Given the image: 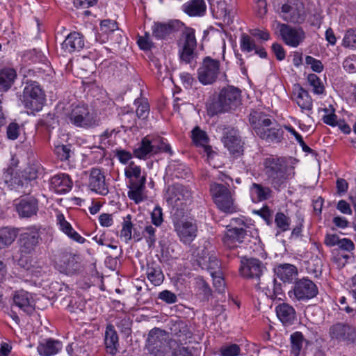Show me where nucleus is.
I'll use <instances>...</instances> for the list:
<instances>
[{
    "instance_id": "nucleus-23",
    "label": "nucleus",
    "mask_w": 356,
    "mask_h": 356,
    "mask_svg": "<svg viewBox=\"0 0 356 356\" xmlns=\"http://www.w3.org/2000/svg\"><path fill=\"white\" fill-rule=\"evenodd\" d=\"M272 190L261 184L253 183L250 188V195L253 202H260L271 197Z\"/></svg>"
},
{
    "instance_id": "nucleus-33",
    "label": "nucleus",
    "mask_w": 356,
    "mask_h": 356,
    "mask_svg": "<svg viewBox=\"0 0 356 356\" xmlns=\"http://www.w3.org/2000/svg\"><path fill=\"white\" fill-rule=\"evenodd\" d=\"M206 3L204 0H191L184 3L183 10L190 16H202L206 11Z\"/></svg>"
},
{
    "instance_id": "nucleus-31",
    "label": "nucleus",
    "mask_w": 356,
    "mask_h": 356,
    "mask_svg": "<svg viewBox=\"0 0 356 356\" xmlns=\"http://www.w3.org/2000/svg\"><path fill=\"white\" fill-rule=\"evenodd\" d=\"M17 77L16 71L13 68L4 67L0 70V91H7L13 85Z\"/></svg>"
},
{
    "instance_id": "nucleus-64",
    "label": "nucleus",
    "mask_w": 356,
    "mask_h": 356,
    "mask_svg": "<svg viewBox=\"0 0 356 356\" xmlns=\"http://www.w3.org/2000/svg\"><path fill=\"white\" fill-rule=\"evenodd\" d=\"M267 3L265 0H257L256 12L259 17H264L267 13Z\"/></svg>"
},
{
    "instance_id": "nucleus-14",
    "label": "nucleus",
    "mask_w": 356,
    "mask_h": 356,
    "mask_svg": "<svg viewBox=\"0 0 356 356\" xmlns=\"http://www.w3.org/2000/svg\"><path fill=\"white\" fill-rule=\"evenodd\" d=\"M79 257L76 254L62 251L58 255L56 263L60 272L70 274L79 270Z\"/></svg>"
},
{
    "instance_id": "nucleus-26",
    "label": "nucleus",
    "mask_w": 356,
    "mask_h": 356,
    "mask_svg": "<svg viewBox=\"0 0 356 356\" xmlns=\"http://www.w3.org/2000/svg\"><path fill=\"white\" fill-rule=\"evenodd\" d=\"M275 273L284 282H292L298 276L297 268L289 264L280 265L275 268Z\"/></svg>"
},
{
    "instance_id": "nucleus-28",
    "label": "nucleus",
    "mask_w": 356,
    "mask_h": 356,
    "mask_svg": "<svg viewBox=\"0 0 356 356\" xmlns=\"http://www.w3.org/2000/svg\"><path fill=\"white\" fill-rule=\"evenodd\" d=\"M57 222L61 231L69 238L79 243H83L85 242L86 239L72 228V225L66 221L62 213L57 215Z\"/></svg>"
},
{
    "instance_id": "nucleus-59",
    "label": "nucleus",
    "mask_w": 356,
    "mask_h": 356,
    "mask_svg": "<svg viewBox=\"0 0 356 356\" xmlns=\"http://www.w3.org/2000/svg\"><path fill=\"white\" fill-rule=\"evenodd\" d=\"M305 63L307 65H310L312 70L316 72H321L323 70V65L321 61L314 58L311 56H306Z\"/></svg>"
},
{
    "instance_id": "nucleus-25",
    "label": "nucleus",
    "mask_w": 356,
    "mask_h": 356,
    "mask_svg": "<svg viewBox=\"0 0 356 356\" xmlns=\"http://www.w3.org/2000/svg\"><path fill=\"white\" fill-rule=\"evenodd\" d=\"M62 348L61 343L58 340L49 339L40 343L37 349L42 356H51L57 354Z\"/></svg>"
},
{
    "instance_id": "nucleus-18",
    "label": "nucleus",
    "mask_w": 356,
    "mask_h": 356,
    "mask_svg": "<svg viewBox=\"0 0 356 356\" xmlns=\"http://www.w3.org/2000/svg\"><path fill=\"white\" fill-rule=\"evenodd\" d=\"M197 226L195 220L188 218L179 220V241L190 244L196 237Z\"/></svg>"
},
{
    "instance_id": "nucleus-39",
    "label": "nucleus",
    "mask_w": 356,
    "mask_h": 356,
    "mask_svg": "<svg viewBox=\"0 0 356 356\" xmlns=\"http://www.w3.org/2000/svg\"><path fill=\"white\" fill-rule=\"evenodd\" d=\"M125 176L129 179L130 182L140 183L143 179V182H146V175L142 174L140 166L136 165L134 162H131L125 168Z\"/></svg>"
},
{
    "instance_id": "nucleus-50",
    "label": "nucleus",
    "mask_w": 356,
    "mask_h": 356,
    "mask_svg": "<svg viewBox=\"0 0 356 356\" xmlns=\"http://www.w3.org/2000/svg\"><path fill=\"white\" fill-rule=\"evenodd\" d=\"M307 80L309 83L313 88V92L316 94L321 95L324 92L325 88L321 83V79L314 74L308 75Z\"/></svg>"
},
{
    "instance_id": "nucleus-4",
    "label": "nucleus",
    "mask_w": 356,
    "mask_h": 356,
    "mask_svg": "<svg viewBox=\"0 0 356 356\" xmlns=\"http://www.w3.org/2000/svg\"><path fill=\"white\" fill-rule=\"evenodd\" d=\"M241 102V91L234 86H229L221 89L217 99L207 106L211 115L220 113L234 111Z\"/></svg>"
},
{
    "instance_id": "nucleus-36",
    "label": "nucleus",
    "mask_w": 356,
    "mask_h": 356,
    "mask_svg": "<svg viewBox=\"0 0 356 356\" xmlns=\"http://www.w3.org/2000/svg\"><path fill=\"white\" fill-rule=\"evenodd\" d=\"M257 135L268 143H278L282 137L284 131L281 128H267V133L265 134L259 127H257Z\"/></svg>"
},
{
    "instance_id": "nucleus-6",
    "label": "nucleus",
    "mask_w": 356,
    "mask_h": 356,
    "mask_svg": "<svg viewBox=\"0 0 356 356\" xmlns=\"http://www.w3.org/2000/svg\"><path fill=\"white\" fill-rule=\"evenodd\" d=\"M210 191L217 207L224 213H232L236 211L234 193L224 184L213 183Z\"/></svg>"
},
{
    "instance_id": "nucleus-30",
    "label": "nucleus",
    "mask_w": 356,
    "mask_h": 356,
    "mask_svg": "<svg viewBox=\"0 0 356 356\" xmlns=\"http://www.w3.org/2000/svg\"><path fill=\"white\" fill-rule=\"evenodd\" d=\"M249 120L256 134L257 131V127H259L266 134L267 128H269L272 124V120L262 113L254 112L251 113Z\"/></svg>"
},
{
    "instance_id": "nucleus-58",
    "label": "nucleus",
    "mask_w": 356,
    "mask_h": 356,
    "mask_svg": "<svg viewBox=\"0 0 356 356\" xmlns=\"http://www.w3.org/2000/svg\"><path fill=\"white\" fill-rule=\"evenodd\" d=\"M54 152L60 161H65L70 157V149L66 145H59L55 147Z\"/></svg>"
},
{
    "instance_id": "nucleus-52",
    "label": "nucleus",
    "mask_w": 356,
    "mask_h": 356,
    "mask_svg": "<svg viewBox=\"0 0 356 356\" xmlns=\"http://www.w3.org/2000/svg\"><path fill=\"white\" fill-rule=\"evenodd\" d=\"M193 337V331L191 330V325H188L184 322L179 321V341H184L186 343Z\"/></svg>"
},
{
    "instance_id": "nucleus-43",
    "label": "nucleus",
    "mask_w": 356,
    "mask_h": 356,
    "mask_svg": "<svg viewBox=\"0 0 356 356\" xmlns=\"http://www.w3.org/2000/svg\"><path fill=\"white\" fill-rule=\"evenodd\" d=\"M133 224L131 222V215H127L124 218L120 231V238L128 243L132 237Z\"/></svg>"
},
{
    "instance_id": "nucleus-19",
    "label": "nucleus",
    "mask_w": 356,
    "mask_h": 356,
    "mask_svg": "<svg viewBox=\"0 0 356 356\" xmlns=\"http://www.w3.org/2000/svg\"><path fill=\"white\" fill-rule=\"evenodd\" d=\"M16 211L22 218H31L37 214L38 201L33 197H25L15 204Z\"/></svg>"
},
{
    "instance_id": "nucleus-41",
    "label": "nucleus",
    "mask_w": 356,
    "mask_h": 356,
    "mask_svg": "<svg viewBox=\"0 0 356 356\" xmlns=\"http://www.w3.org/2000/svg\"><path fill=\"white\" fill-rule=\"evenodd\" d=\"M275 223L277 231L276 235L290 229L291 220L283 212H277L275 216Z\"/></svg>"
},
{
    "instance_id": "nucleus-54",
    "label": "nucleus",
    "mask_w": 356,
    "mask_h": 356,
    "mask_svg": "<svg viewBox=\"0 0 356 356\" xmlns=\"http://www.w3.org/2000/svg\"><path fill=\"white\" fill-rule=\"evenodd\" d=\"M195 284L197 289L203 295L204 298L208 300L209 298L211 296V290L209 284L202 277L195 278Z\"/></svg>"
},
{
    "instance_id": "nucleus-47",
    "label": "nucleus",
    "mask_w": 356,
    "mask_h": 356,
    "mask_svg": "<svg viewBox=\"0 0 356 356\" xmlns=\"http://www.w3.org/2000/svg\"><path fill=\"white\" fill-rule=\"evenodd\" d=\"M179 202L181 206L187 207L193 202V192L188 185L179 186Z\"/></svg>"
},
{
    "instance_id": "nucleus-56",
    "label": "nucleus",
    "mask_w": 356,
    "mask_h": 356,
    "mask_svg": "<svg viewBox=\"0 0 356 356\" xmlns=\"http://www.w3.org/2000/svg\"><path fill=\"white\" fill-rule=\"evenodd\" d=\"M344 70L350 73L356 72V55H350L343 62Z\"/></svg>"
},
{
    "instance_id": "nucleus-16",
    "label": "nucleus",
    "mask_w": 356,
    "mask_h": 356,
    "mask_svg": "<svg viewBox=\"0 0 356 356\" xmlns=\"http://www.w3.org/2000/svg\"><path fill=\"white\" fill-rule=\"evenodd\" d=\"M282 13H284L283 19L285 21L292 23H301L305 20V11L302 3L298 0H295V3L292 5L285 3L282 5Z\"/></svg>"
},
{
    "instance_id": "nucleus-3",
    "label": "nucleus",
    "mask_w": 356,
    "mask_h": 356,
    "mask_svg": "<svg viewBox=\"0 0 356 356\" xmlns=\"http://www.w3.org/2000/svg\"><path fill=\"white\" fill-rule=\"evenodd\" d=\"M179 64H184L193 70L197 64V54L195 51L197 41L195 36V30L186 26L179 21Z\"/></svg>"
},
{
    "instance_id": "nucleus-2",
    "label": "nucleus",
    "mask_w": 356,
    "mask_h": 356,
    "mask_svg": "<svg viewBox=\"0 0 356 356\" xmlns=\"http://www.w3.org/2000/svg\"><path fill=\"white\" fill-rule=\"evenodd\" d=\"M166 332L159 328L149 331L145 347L154 356H177L178 343L170 339Z\"/></svg>"
},
{
    "instance_id": "nucleus-17",
    "label": "nucleus",
    "mask_w": 356,
    "mask_h": 356,
    "mask_svg": "<svg viewBox=\"0 0 356 356\" xmlns=\"http://www.w3.org/2000/svg\"><path fill=\"white\" fill-rule=\"evenodd\" d=\"M13 305L24 312L29 314L35 309V302L32 295L26 291H16L13 296Z\"/></svg>"
},
{
    "instance_id": "nucleus-38",
    "label": "nucleus",
    "mask_w": 356,
    "mask_h": 356,
    "mask_svg": "<svg viewBox=\"0 0 356 356\" xmlns=\"http://www.w3.org/2000/svg\"><path fill=\"white\" fill-rule=\"evenodd\" d=\"M257 286L265 292L266 295L270 299H282L280 296L282 295V289L280 286H277L275 280H270L268 284L265 286L263 281H259Z\"/></svg>"
},
{
    "instance_id": "nucleus-57",
    "label": "nucleus",
    "mask_w": 356,
    "mask_h": 356,
    "mask_svg": "<svg viewBox=\"0 0 356 356\" xmlns=\"http://www.w3.org/2000/svg\"><path fill=\"white\" fill-rule=\"evenodd\" d=\"M152 222L156 227L160 226L163 221V211L160 206L157 205L154 207L151 213Z\"/></svg>"
},
{
    "instance_id": "nucleus-55",
    "label": "nucleus",
    "mask_w": 356,
    "mask_h": 356,
    "mask_svg": "<svg viewBox=\"0 0 356 356\" xmlns=\"http://www.w3.org/2000/svg\"><path fill=\"white\" fill-rule=\"evenodd\" d=\"M155 232L156 229L152 225L146 226L143 232L144 237L145 238L149 247L153 246L155 243L156 239Z\"/></svg>"
},
{
    "instance_id": "nucleus-20",
    "label": "nucleus",
    "mask_w": 356,
    "mask_h": 356,
    "mask_svg": "<svg viewBox=\"0 0 356 356\" xmlns=\"http://www.w3.org/2000/svg\"><path fill=\"white\" fill-rule=\"evenodd\" d=\"M84 47V40L82 35L77 32L70 33L61 44V49L66 54L79 51Z\"/></svg>"
},
{
    "instance_id": "nucleus-53",
    "label": "nucleus",
    "mask_w": 356,
    "mask_h": 356,
    "mask_svg": "<svg viewBox=\"0 0 356 356\" xmlns=\"http://www.w3.org/2000/svg\"><path fill=\"white\" fill-rule=\"evenodd\" d=\"M219 352L220 356H238L241 353V348L238 345L233 343L222 346Z\"/></svg>"
},
{
    "instance_id": "nucleus-34",
    "label": "nucleus",
    "mask_w": 356,
    "mask_h": 356,
    "mask_svg": "<svg viewBox=\"0 0 356 356\" xmlns=\"http://www.w3.org/2000/svg\"><path fill=\"white\" fill-rule=\"evenodd\" d=\"M105 345L108 353L112 355L116 353L118 346V337L112 325H108L106 327L105 332Z\"/></svg>"
},
{
    "instance_id": "nucleus-60",
    "label": "nucleus",
    "mask_w": 356,
    "mask_h": 356,
    "mask_svg": "<svg viewBox=\"0 0 356 356\" xmlns=\"http://www.w3.org/2000/svg\"><path fill=\"white\" fill-rule=\"evenodd\" d=\"M154 146V154L160 152H170V147L165 144L161 138L154 139L152 140Z\"/></svg>"
},
{
    "instance_id": "nucleus-49",
    "label": "nucleus",
    "mask_w": 356,
    "mask_h": 356,
    "mask_svg": "<svg viewBox=\"0 0 356 356\" xmlns=\"http://www.w3.org/2000/svg\"><path fill=\"white\" fill-rule=\"evenodd\" d=\"M257 44L254 39L246 33H243L240 38V47L242 51L250 52L256 49Z\"/></svg>"
},
{
    "instance_id": "nucleus-27",
    "label": "nucleus",
    "mask_w": 356,
    "mask_h": 356,
    "mask_svg": "<svg viewBox=\"0 0 356 356\" xmlns=\"http://www.w3.org/2000/svg\"><path fill=\"white\" fill-rule=\"evenodd\" d=\"M51 185L58 193H65L72 187V181L65 174H59L51 179Z\"/></svg>"
},
{
    "instance_id": "nucleus-46",
    "label": "nucleus",
    "mask_w": 356,
    "mask_h": 356,
    "mask_svg": "<svg viewBox=\"0 0 356 356\" xmlns=\"http://www.w3.org/2000/svg\"><path fill=\"white\" fill-rule=\"evenodd\" d=\"M165 199L169 206L175 209L178 202V187L176 184L168 186L165 193Z\"/></svg>"
},
{
    "instance_id": "nucleus-40",
    "label": "nucleus",
    "mask_w": 356,
    "mask_h": 356,
    "mask_svg": "<svg viewBox=\"0 0 356 356\" xmlns=\"http://www.w3.org/2000/svg\"><path fill=\"white\" fill-rule=\"evenodd\" d=\"M296 101L302 111H309L312 109V99L308 92L302 88H299L296 97Z\"/></svg>"
},
{
    "instance_id": "nucleus-42",
    "label": "nucleus",
    "mask_w": 356,
    "mask_h": 356,
    "mask_svg": "<svg viewBox=\"0 0 356 356\" xmlns=\"http://www.w3.org/2000/svg\"><path fill=\"white\" fill-rule=\"evenodd\" d=\"M291 352L294 356H299L302 345L306 340L300 332H293L290 337Z\"/></svg>"
},
{
    "instance_id": "nucleus-35",
    "label": "nucleus",
    "mask_w": 356,
    "mask_h": 356,
    "mask_svg": "<svg viewBox=\"0 0 356 356\" xmlns=\"http://www.w3.org/2000/svg\"><path fill=\"white\" fill-rule=\"evenodd\" d=\"M128 197L135 203L138 204L144 200L145 182L143 179L140 183L130 182L129 184Z\"/></svg>"
},
{
    "instance_id": "nucleus-15",
    "label": "nucleus",
    "mask_w": 356,
    "mask_h": 356,
    "mask_svg": "<svg viewBox=\"0 0 356 356\" xmlns=\"http://www.w3.org/2000/svg\"><path fill=\"white\" fill-rule=\"evenodd\" d=\"M88 185L92 191L97 194L106 195L108 193L104 172L99 168H92L89 171Z\"/></svg>"
},
{
    "instance_id": "nucleus-29",
    "label": "nucleus",
    "mask_w": 356,
    "mask_h": 356,
    "mask_svg": "<svg viewBox=\"0 0 356 356\" xmlns=\"http://www.w3.org/2000/svg\"><path fill=\"white\" fill-rule=\"evenodd\" d=\"M177 21H169L168 23L156 22L152 26V35L162 39L175 31Z\"/></svg>"
},
{
    "instance_id": "nucleus-48",
    "label": "nucleus",
    "mask_w": 356,
    "mask_h": 356,
    "mask_svg": "<svg viewBox=\"0 0 356 356\" xmlns=\"http://www.w3.org/2000/svg\"><path fill=\"white\" fill-rule=\"evenodd\" d=\"M148 280L155 286L160 285L163 280V275L159 268L148 267L147 270Z\"/></svg>"
},
{
    "instance_id": "nucleus-8",
    "label": "nucleus",
    "mask_w": 356,
    "mask_h": 356,
    "mask_svg": "<svg viewBox=\"0 0 356 356\" xmlns=\"http://www.w3.org/2000/svg\"><path fill=\"white\" fill-rule=\"evenodd\" d=\"M331 340L338 343L356 346V327L345 322H337L332 324L328 330Z\"/></svg>"
},
{
    "instance_id": "nucleus-61",
    "label": "nucleus",
    "mask_w": 356,
    "mask_h": 356,
    "mask_svg": "<svg viewBox=\"0 0 356 356\" xmlns=\"http://www.w3.org/2000/svg\"><path fill=\"white\" fill-rule=\"evenodd\" d=\"M19 132V127L17 123H10L7 128V136L9 139L15 140L17 138Z\"/></svg>"
},
{
    "instance_id": "nucleus-24",
    "label": "nucleus",
    "mask_w": 356,
    "mask_h": 356,
    "mask_svg": "<svg viewBox=\"0 0 356 356\" xmlns=\"http://www.w3.org/2000/svg\"><path fill=\"white\" fill-rule=\"evenodd\" d=\"M225 146L231 154L238 156L243 154V149L241 140L238 136L232 133H227L222 138Z\"/></svg>"
},
{
    "instance_id": "nucleus-37",
    "label": "nucleus",
    "mask_w": 356,
    "mask_h": 356,
    "mask_svg": "<svg viewBox=\"0 0 356 356\" xmlns=\"http://www.w3.org/2000/svg\"><path fill=\"white\" fill-rule=\"evenodd\" d=\"M192 138L193 142L197 145L203 147L208 156H210L213 151L211 147L208 145L209 138L207 134L197 127L192 131Z\"/></svg>"
},
{
    "instance_id": "nucleus-51",
    "label": "nucleus",
    "mask_w": 356,
    "mask_h": 356,
    "mask_svg": "<svg viewBox=\"0 0 356 356\" xmlns=\"http://www.w3.org/2000/svg\"><path fill=\"white\" fill-rule=\"evenodd\" d=\"M211 276L213 277V286L216 290L218 293H224L225 284L220 270L211 271Z\"/></svg>"
},
{
    "instance_id": "nucleus-1",
    "label": "nucleus",
    "mask_w": 356,
    "mask_h": 356,
    "mask_svg": "<svg viewBox=\"0 0 356 356\" xmlns=\"http://www.w3.org/2000/svg\"><path fill=\"white\" fill-rule=\"evenodd\" d=\"M263 165L268 184L276 191L286 188L289 180L294 177V168L288 165L285 158L270 156L264 160Z\"/></svg>"
},
{
    "instance_id": "nucleus-22",
    "label": "nucleus",
    "mask_w": 356,
    "mask_h": 356,
    "mask_svg": "<svg viewBox=\"0 0 356 356\" xmlns=\"http://www.w3.org/2000/svg\"><path fill=\"white\" fill-rule=\"evenodd\" d=\"M278 318L284 325H292L296 320V313L294 308L287 303H282L276 307Z\"/></svg>"
},
{
    "instance_id": "nucleus-32",
    "label": "nucleus",
    "mask_w": 356,
    "mask_h": 356,
    "mask_svg": "<svg viewBox=\"0 0 356 356\" xmlns=\"http://www.w3.org/2000/svg\"><path fill=\"white\" fill-rule=\"evenodd\" d=\"M17 234V229L9 227L0 228V250L9 248L16 239Z\"/></svg>"
},
{
    "instance_id": "nucleus-45",
    "label": "nucleus",
    "mask_w": 356,
    "mask_h": 356,
    "mask_svg": "<svg viewBox=\"0 0 356 356\" xmlns=\"http://www.w3.org/2000/svg\"><path fill=\"white\" fill-rule=\"evenodd\" d=\"M341 45L345 48L356 50V28H350L346 31Z\"/></svg>"
},
{
    "instance_id": "nucleus-62",
    "label": "nucleus",
    "mask_w": 356,
    "mask_h": 356,
    "mask_svg": "<svg viewBox=\"0 0 356 356\" xmlns=\"http://www.w3.org/2000/svg\"><path fill=\"white\" fill-rule=\"evenodd\" d=\"M159 298L169 304L174 303L177 301V296L168 290L161 292L159 295Z\"/></svg>"
},
{
    "instance_id": "nucleus-12",
    "label": "nucleus",
    "mask_w": 356,
    "mask_h": 356,
    "mask_svg": "<svg viewBox=\"0 0 356 356\" xmlns=\"http://www.w3.org/2000/svg\"><path fill=\"white\" fill-rule=\"evenodd\" d=\"M264 268L262 262L258 259L243 257L241 260L239 271L245 278L259 280Z\"/></svg>"
},
{
    "instance_id": "nucleus-7",
    "label": "nucleus",
    "mask_w": 356,
    "mask_h": 356,
    "mask_svg": "<svg viewBox=\"0 0 356 356\" xmlns=\"http://www.w3.org/2000/svg\"><path fill=\"white\" fill-rule=\"evenodd\" d=\"M22 102L24 106L31 111H39L44 102V95L36 82L27 83L24 88Z\"/></svg>"
},
{
    "instance_id": "nucleus-21",
    "label": "nucleus",
    "mask_w": 356,
    "mask_h": 356,
    "mask_svg": "<svg viewBox=\"0 0 356 356\" xmlns=\"http://www.w3.org/2000/svg\"><path fill=\"white\" fill-rule=\"evenodd\" d=\"M246 236V230L243 228L228 229L223 237L225 245L229 248H234L241 243Z\"/></svg>"
},
{
    "instance_id": "nucleus-11",
    "label": "nucleus",
    "mask_w": 356,
    "mask_h": 356,
    "mask_svg": "<svg viewBox=\"0 0 356 356\" xmlns=\"http://www.w3.org/2000/svg\"><path fill=\"white\" fill-rule=\"evenodd\" d=\"M276 29L286 44L297 47L305 39V33L301 28H294L286 24L275 22Z\"/></svg>"
},
{
    "instance_id": "nucleus-13",
    "label": "nucleus",
    "mask_w": 356,
    "mask_h": 356,
    "mask_svg": "<svg viewBox=\"0 0 356 356\" xmlns=\"http://www.w3.org/2000/svg\"><path fill=\"white\" fill-rule=\"evenodd\" d=\"M41 239L39 229L36 227H30L21 234L19 238V250L24 254H31L34 251Z\"/></svg>"
},
{
    "instance_id": "nucleus-5",
    "label": "nucleus",
    "mask_w": 356,
    "mask_h": 356,
    "mask_svg": "<svg viewBox=\"0 0 356 356\" xmlns=\"http://www.w3.org/2000/svg\"><path fill=\"white\" fill-rule=\"evenodd\" d=\"M66 118L68 123L86 129L92 128L99 123L97 114L86 104L72 105L66 113Z\"/></svg>"
},
{
    "instance_id": "nucleus-10",
    "label": "nucleus",
    "mask_w": 356,
    "mask_h": 356,
    "mask_svg": "<svg viewBox=\"0 0 356 356\" xmlns=\"http://www.w3.org/2000/svg\"><path fill=\"white\" fill-rule=\"evenodd\" d=\"M318 293L316 284L308 278L297 280L293 290L289 292V296L299 301H305L316 296Z\"/></svg>"
},
{
    "instance_id": "nucleus-44",
    "label": "nucleus",
    "mask_w": 356,
    "mask_h": 356,
    "mask_svg": "<svg viewBox=\"0 0 356 356\" xmlns=\"http://www.w3.org/2000/svg\"><path fill=\"white\" fill-rule=\"evenodd\" d=\"M134 155L139 159H143L150 153H154L152 141L145 138L142 140L140 147L134 152Z\"/></svg>"
},
{
    "instance_id": "nucleus-63",
    "label": "nucleus",
    "mask_w": 356,
    "mask_h": 356,
    "mask_svg": "<svg viewBox=\"0 0 356 356\" xmlns=\"http://www.w3.org/2000/svg\"><path fill=\"white\" fill-rule=\"evenodd\" d=\"M255 213L259 215L267 222L268 225L271 223L272 211L267 206L264 207L261 209L255 211Z\"/></svg>"
},
{
    "instance_id": "nucleus-9",
    "label": "nucleus",
    "mask_w": 356,
    "mask_h": 356,
    "mask_svg": "<svg viewBox=\"0 0 356 356\" xmlns=\"http://www.w3.org/2000/svg\"><path fill=\"white\" fill-rule=\"evenodd\" d=\"M220 73V62L206 56L197 70L199 81L204 85L212 84L216 81Z\"/></svg>"
}]
</instances>
